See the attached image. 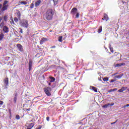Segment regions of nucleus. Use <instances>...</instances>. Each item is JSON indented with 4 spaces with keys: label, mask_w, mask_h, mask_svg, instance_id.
Returning <instances> with one entry per match:
<instances>
[{
    "label": "nucleus",
    "mask_w": 129,
    "mask_h": 129,
    "mask_svg": "<svg viewBox=\"0 0 129 129\" xmlns=\"http://www.w3.org/2000/svg\"><path fill=\"white\" fill-rule=\"evenodd\" d=\"M101 32H102V26H100L98 30V33L100 34V33H101Z\"/></svg>",
    "instance_id": "obj_22"
},
{
    "label": "nucleus",
    "mask_w": 129,
    "mask_h": 129,
    "mask_svg": "<svg viewBox=\"0 0 129 129\" xmlns=\"http://www.w3.org/2000/svg\"><path fill=\"white\" fill-rule=\"evenodd\" d=\"M21 33H23V31H21Z\"/></svg>",
    "instance_id": "obj_54"
},
{
    "label": "nucleus",
    "mask_w": 129,
    "mask_h": 129,
    "mask_svg": "<svg viewBox=\"0 0 129 129\" xmlns=\"http://www.w3.org/2000/svg\"><path fill=\"white\" fill-rule=\"evenodd\" d=\"M43 90L45 94H46L47 96H51L52 95V94H51V91H52V89L51 88L46 87L44 88Z\"/></svg>",
    "instance_id": "obj_2"
},
{
    "label": "nucleus",
    "mask_w": 129,
    "mask_h": 129,
    "mask_svg": "<svg viewBox=\"0 0 129 129\" xmlns=\"http://www.w3.org/2000/svg\"><path fill=\"white\" fill-rule=\"evenodd\" d=\"M47 41H48V38L45 37L42 38L40 41V45H43V43L47 42Z\"/></svg>",
    "instance_id": "obj_6"
},
{
    "label": "nucleus",
    "mask_w": 129,
    "mask_h": 129,
    "mask_svg": "<svg viewBox=\"0 0 129 129\" xmlns=\"http://www.w3.org/2000/svg\"><path fill=\"white\" fill-rule=\"evenodd\" d=\"M32 109L31 108L26 109L25 108V110L26 111H30Z\"/></svg>",
    "instance_id": "obj_35"
},
{
    "label": "nucleus",
    "mask_w": 129,
    "mask_h": 129,
    "mask_svg": "<svg viewBox=\"0 0 129 129\" xmlns=\"http://www.w3.org/2000/svg\"><path fill=\"white\" fill-rule=\"evenodd\" d=\"M17 47L18 48L19 50L20 51V52H23L24 51V49L23 48V46L21 45V44H17Z\"/></svg>",
    "instance_id": "obj_9"
},
{
    "label": "nucleus",
    "mask_w": 129,
    "mask_h": 129,
    "mask_svg": "<svg viewBox=\"0 0 129 129\" xmlns=\"http://www.w3.org/2000/svg\"><path fill=\"white\" fill-rule=\"evenodd\" d=\"M11 24L12 25H15V22H14V20L12 19L11 21Z\"/></svg>",
    "instance_id": "obj_36"
},
{
    "label": "nucleus",
    "mask_w": 129,
    "mask_h": 129,
    "mask_svg": "<svg viewBox=\"0 0 129 129\" xmlns=\"http://www.w3.org/2000/svg\"><path fill=\"white\" fill-rule=\"evenodd\" d=\"M109 49L110 50V52H111L112 53H113V47H111V46L110 45L109 46Z\"/></svg>",
    "instance_id": "obj_26"
},
{
    "label": "nucleus",
    "mask_w": 129,
    "mask_h": 129,
    "mask_svg": "<svg viewBox=\"0 0 129 129\" xmlns=\"http://www.w3.org/2000/svg\"><path fill=\"white\" fill-rule=\"evenodd\" d=\"M20 4H21V5H27L28 3L27 2L22 1L20 2Z\"/></svg>",
    "instance_id": "obj_28"
},
{
    "label": "nucleus",
    "mask_w": 129,
    "mask_h": 129,
    "mask_svg": "<svg viewBox=\"0 0 129 129\" xmlns=\"http://www.w3.org/2000/svg\"><path fill=\"white\" fill-rule=\"evenodd\" d=\"M41 5V0H37L35 4V7L38 8Z\"/></svg>",
    "instance_id": "obj_11"
},
{
    "label": "nucleus",
    "mask_w": 129,
    "mask_h": 129,
    "mask_svg": "<svg viewBox=\"0 0 129 129\" xmlns=\"http://www.w3.org/2000/svg\"><path fill=\"white\" fill-rule=\"evenodd\" d=\"M51 82H53V81H51Z\"/></svg>",
    "instance_id": "obj_56"
},
{
    "label": "nucleus",
    "mask_w": 129,
    "mask_h": 129,
    "mask_svg": "<svg viewBox=\"0 0 129 129\" xmlns=\"http://www.w3.org/2000/svg\"><path fill=\"white\" fill-rule=\"evenodd\" d=\"M31 121H33V120H31V121H30L29 122H31Z\"/></svg>",
    "instance_id": "obj_48"
},
{
    "label": "nucleus",
    "mask_w": 129,
    "mask_h": 129,
    "mask_svg": "<svg viewBox=\"0 0 129 129\" xmlns=\"http://www.w3.org/2000/svg\"><path fill=\"white\" fill-rule=\"evenodd\" d=\"M7 4H9V1H4L3 3V7L1 10V12H5V11H7V10H8V8H9V5H7Z\"/></svg>",
    "instance_id": "obj_3"
},
{
    "label": "nucleus",
    "mask_w": 129,
    "mask_h": 129,
    "mask_svg": "<svg viewBox=\"0 0 129 129\" xmlns=\"http://www.w3.org/2000/svg\"><path fill=\"white\" fill-rule=\"evenodd\" d=\"M4 20L5 22H7L8 21V16H4Z\"/></svg>",
    "instance_id": "obj_29"
},
{
    "label": "nucleus",
    "mask_w": 129,
    "mask_h": 129,
    "mask_svg": "<svg viewBox=\"0 0 129 129\" xmlns=\"http://www.w3.org/2000/svg\"><path fill=\"white\" fill-rule=\"evenodd\" d=\"M41 128H42V126L39 125V126H38V127L36 128V129H41Z\"/></svg>",
    "instance_id": "obj_41"
},
{
    "label": "nucleus",
    "mask_w": 129,
    "mask_h": 129,
    "mask_svg": "<svg viewBox=\"0 0 129 129\" xmlns=\"http://www.w3.org/2000/svg\"><path fill=\"white\" fill-rule=\"evenodd\" d=\"M127 91H129V89H127Z\"/></svg>",
    "instance_id": "obj_51"
},
{
    "label": "nucleus",
    "mask_w": 129,
    "mask_h": 129,
    "mask_svg": "<svg viewBox=\"0 0 129 129\" xmlns=\"http://www.w3.org/2000/svg\"><path fill=\"white\" fill-rule=\"evenodd\" d=\"M101 76H100V77L98 78L99 81H102V80L101 79Z\"/></svg>",
    "instance_id": "obj_37"
},
{
    "label": "nucleus",
    "mask_w": 129,
    "mask_h": 129,
    "mask_svg": "<svg viewBox=\"0 0 129 129\" xmlns=\"http://www.w3.org/2000/svg\"><path fill=\"white\" fill-rule=\"evenodd\" d=\"M117 122V120H116V121H115V122Z\"/></svg>",
    "instance_id": "obj_49"
},
{
    "label": "nucleus",
    "mask_w": 129,
    "mask_h": 129,
    "mask_svg": "<svg viewBox=\"0 0 129 129\" xmlns=\"http://www.w3.org/2000/svg\"><path fill=\"white\" fill-rule=\"evenodd\" d=\"M36 124V123L33 122V123H28L27 125V127H28L29 128L32 129L33 127H34V126Z\"/></svg>",
    "instance_id": "obj_7"
},
{
    "label": "nucleus",
    "mask_w": 129,
    "mask_h": 129,
    "mask_svg": "<svg viewBox=\"0 0 129 129\" xmlns=\"http://www.w3.org/2000/svg\"><path fill=\"white\" fill-rule=\"evenodd\" d=\"M2 7H3V5L0 4V10H1V9H2Z\"/></svg>",
    "instance_id": "obj_44"
},
{
    "label": "nucleus",
    "mask_w": 129,
    "mask_h": 129,
    "mask_svg": "<svg viewBox=\"0 0 129 129\" xmlns=\"http://www.w3.org/2000/svg\"><path fill=\"white\" fill-rule=\"evenodd\" d=\"M111 81H114V80H112Z\"/></svg>",
    "instance_id": "obj_52"
},
{
    "label": "nucleus",
    "mask_w": 129,
    "mask_h": 129,
    "mask_svg": "<svg viewBox=\"0 0 129 129\" xmlns=\"http://www.w3.org/2000/svg\"><path fill=\"white\" fill-rule=\"evenodd\" d=\"M127 89V87H122L120 89L118 90V92L122 93L123 91H125Z\"/></svg>",
    "instance_id": "obj_10"
},
{
    "label": "nucleus",
    "mask_w": 129,
    "mask_h": 129,
    "mask_svg": "<svg viewBox=\"0 0 129 129\" xmlns=\"http://www.w3.org/2000/svg\"><path fill=\"white\" fill-rule=\"evenodd\" d=\"M103 81H108L109 79L107 77L102 78Z\"/></svg>",
    "instance_id": "obj_31"
},
{
    "label": "nucleus",
    "mask_w": 129,
    "mask_h": 129,
    "mask_svg": "<svg viewBox=\"0 0 129 129\" xmlns=\"http://www.w3.org/2000/svg\"><path fill=\"white\" fill-rule=\"evenodd\" d=\"M2 0H0V2H2Z\"/></svg>",
    "instance_id": "obj_55"
},
{
    "label": "nucleus",
    "mask_w": 129,
    "mask_h": 129,
    "mask_svg": "<svg viewBox=\"0 0 129 129\" xmlns=\"http://www.w3.org/2000/svg\"><path fill=\"white\" fill-rule=\"evenodd\" d=\"M62 39H63V37L62 36H59V37H58V42H62Z\"/></svg>",
    "instance_id": "obj_27"
},
{
    "label": "nucleus",
    "mask_w": 129,
    "mask_h": 129,
    "mask_svg": "<svg viewBox=\"0 0 129 129\" xmlns=\"http://www.w3.org/2000/svg\"><path fill=\"white\" fill-rule=\"evenodd\" d=\"M123 76V74H121L120 75L118 76H116L115 77V79H120V78H121Z\"/></svg>",
    "instance_id": "obj_16"
},
{
    "label": "nucleus",
    "mask_w": 129,
    "mask_h": 129,
    "mask_svg": "<svg viewBox=\"0 0 129 129\" xmlns=\"http://www.w3.org/2000/svg\"><path fill=\"white\" fill-rule=\"evenodd\" d=\"M14 21L16 23H18V22H19V18L17 17L14 18Z\"/></svg>",
    "instance_id": "obj_32"
},
{
    "label": "nucleus",
    "mask_w": 129,
    "mask_h": 129,
    "mask_svg": "<svg viewBox=\"0 0 129 129\" xmlns=\"http://www.w3.org/2000/svg\"><path fill=\"white\" fill-rule=\"evenodd\" d=\"M17 18L18 20H21V12L18 11L17 12Z\"/></svg>",
    "instance_id": "obj_18"
},
{
    "label": "nucleus",
    "mask_w": 129,
    "mask_h": 129,
    "mask_svg": "<svg viewBox=\"0 0 129 129\" xmlns=\"http://www.w3.org/2000/svg\"><path fill=\"white\" fill-rule=\"evenodd\" d=\"M114 56H115V55H112V56H111L110 58H113V57H114Z\"/></svg>",
    "instance_id": "obj_46"
},
{
    "label": "nucleus",
    "mask_w": 129,
    "mask_h": 129,
    "mask_svg": "<svg viewBox=\"0 0 129 129\" xmlns=\"http://www.w3.org/2000/svg\"><path fill=\"white\" fill-rule=\"evenodd\" d=\"M46 120H47V121H49L50 120V117H46Z\"/></svg>",
    "instance_id": "obj_40"
},
{
    "label": "nucleus",
    "mask_w": 129,
    "mask_h": 129,
    "mask_svg": "<svg viewBox=\"0 0 129 129\" xmlns=\"http://www.w3.org/2000/svg\"><path fill=\"white\" fill-rule=\"evenodd\" d=\"M15 117L17 119H20V116L19 115H16Z\"/></svg>",
    "instance_id": "obj_34"
},
{
    "label": "nucleus",
    "mask_w": 129,
    "mask_h": 129,
    "mask_svg": "<svg viewBox=\"0 0 129 129\" xmlns=\"http://www.w3.org/2000/svg\"><path fill=\"white\" fill-rule=\"evenodd\" d=\"M48 85H51V83H48Z\"/></svg>",
    "instance_id": "obj_47"
},
{
    "label": "nucleus",
    "mask_w": 129,
    "mask_h": 129,
    "mask_svg": "<svg viewBox=\"0 0 129 129\" xmlns=\"http://www.w3.org/2000/svg\"><path fill=\"white\" fill-rule=\"evenodd\" d=\"M77 13V8H74L72 9L71 11V14L73 15L76 14Z\"/></svg>",
    "instance_id": "obj_8"
},
{
    "label": "nucleus",
    "mask_w": 129,
    "mask_h": 129,
    "mask_svg": "<svg viewBox=\"0 0 129 129\" xmlns=\"http://www.w3.org/2000/svg\"><path fill=\"white\" fill-rule=\"evenodd\" d=\"M54 6H57L59 4V0H53Z\"/></svg>",
    "instance_id": "obj_19"
},
{
    "label": "nucleus",
    "mask_w": 129,
    "mask_h": 129,
    "mask_svg": "<svg viewBox=\"0 0 129 129\" xmlns=\"http://www.w3.org/2000/svg\"><path fill=\"white\" fill-rule=\"evenodd\" d=\"M49 80H50V81H55V78L53 77H49Z\"/></svg>",
    "instance_id": "obj_24"
},
{
    "label": "nucleus",
    "mask_w": 129,
    "mask_h": 129,
    "mask_svg": "<svg viewBox=\"0 0 129 129\" xmlns=\"http://www.w3.org/2000/svg\"><path fill=\"white\" fill-rule=\"evenodd\" d=\"M4 38H5V34H4V33H1L0 34V41H2V40H3V39H4Z\"/></svg>",
    "instance_id": "obj_20"
},
{
    "label": "nucleus",
    "mask_w": 129,
    "mask_h": 129,
    "mask_svg": "<svg viewBox=\"0 0 129 129\" xmlns=\"http://www.w3.org/2000/svg\"><path fill=\"white\" fill-rule=\"evenodd\" d=\"M92 89H93L95 92H97V89L95 87L92 86Z\"/></svg>",
    "instance_id": "obj_25"
},
{
    "label": "nucleus",
    "mask_w": 129,
    "mask_h": 129,
    "mask_svg": "<svg viewBox=\"0 0 129 129\" xmlns=\"http://www.w3.org/2000/svg\"><path fill=\"white\" fill-rule=\"evenodd\" d=\"M116 90H117V89L116 88H114L113 89H110L109 91H108V92L109 93H110V92H113L114 91H116Z\"/></svg>",
    "instance_id": "obj_21"
},
{
    "label": "nucleus",
    "mask_w": 129,
    "mask_h": 129,
    "mask_svg": "<svg viewBox=\"0 0 129 129\" xmlns=\"http://www.w3.org/2000/svg\"><path fill=\"white\" fill-rule=\"evenodd\" d=\"M4 84L5 88H8V86H9V81H5Z\"/></svg>",
    "instance_id": "obj_17"
},
{
    "label": "nucleus",
    "mask_w": 129,
    "mask_h": 129,
    "mask_svg": "<svg viewBox=\"0 0 129 129\" xmlns=\"http://www.w3.org/2000/svg\"><path fill=\"white\" fill-rule=\"evenodd\" d=\"M44 18L47 21H51L53 19V11L51 9H48L44 14Z\"/></svg>",
    "instance_id": "obj_1"
},
{
    "label": "nucleus",
    "mask_w": 129,
    "mask_h": 129,
    "mask_svg": "<svg viewBox=\"0 0 129 129\" xmlns=\"http://www.w3.org/2000/svg\"><path fill=\"white\" fill-rule=\"evenodd\" d=\"M123 65H125V63H118V64H116V66L117 67H120Z\"/></svg>",
    "instance_id": "obj_23"
},
{
    "label": "nucleus",
    "mask_w": 129,
    "mask_h": 129,
    "mask_svg": "<svg viewBox=\"0 0 129 129\" xmlns=\"http://www.w3.org/2000/svg\"><path fill=\"white\" fill-rule=\"evenodd\" d=\"M114 105V103H111L110 104V103H109L107 104H105L104 105L102 106L103 108H107V107H109V106H112Z\"/></svg>",
    "instance_id": "obj_4"
},
{
    "label": "nucleus",
    "mask_w": 129,
    "mask_h": 129,
    "mask_svg": "<svg viewBox=\"0 0 129 129\" xmlns=\"http://www.w3.org/2000/svg\"><path fill=\"white\" fill-rule=\"evenodd\" d=\"M76 18H79V13H77L76 15Z\"/></svg>",
    "instance_id": "obj_39"
},
{
    "label": "nucleus",
    "mask_w": 129,
    "mask_h": 129,
    "mask_svg": "<svg viewBox=\"0 0 129 129\" xmlns=\"http://www.w3.org/2000/svg\"><path fill=\"white\" fill-rule=\"evenodd\" d=\"M51 49H54V48H56V46L55 45L52 46L51 47Z\"/></svg>",
    "instance_id": "obj_42"
},
{
    "label": "nucleus",
    "mask_w": 129,
    "mask_h": 129,
    "mask_svg": "<svg viewBox=\"0 0 129 129\" xmlns=\"http://www.w3.org/2000/svg\"><path fill=\"white\" fill-rule=\"evenodd\" d=\"M18 98V93H15L14 94V100H13V101L14 102V103H17V99Z\"/></svg>",
    "instance_id": "obj_13"
},
{
    "label": "nucleus",
    "mask_w": 129,
    "mask_h": 129,
    "mask_svg": "<svg viewBox=\"0 0 129 129\" xmlns=\"http://www.w3.org/2000/svg\"><path fill=\"white\" fill-rule=\"evenodd\" d=\"M4 104V101H0V105H3Z\"/></svg>",
    "instance_id": "obj_38"
},
{
    "label": "nucleus",
    "mask_w": 129,
    "mask_h": 129,
    "mask_svg": "<svg viewBox=\"0 0 129 129\" xmlns=\"http://www.w3.org/2000/svg\"><path fill=\"white\" fill-rule=\"evenodd\" d=\"M3 31L5 33H9V27H7L6 26H4Z\"/></svg>",
    "instance_id": "obj_12"
},
{
    "label": "nucleus",
    "mask_w": 129,
    "mask_h": 129,
    "mask_svg": "<svg viewBox=\"0 0 129 129\" xmlns=\"http://www.w3.org/2000/svg\"><path fill=\"white\" fill-rule=\"evenodd\" d=\"M102 20H105V21H108V20H109V18H108V16H107V15L105 14L104 16V18H102Z\"/></svg>",
    "instance_id": "obj_15"
},
{
    "label": "nucleus",
    "mask_w": 129,
    "mask_h": 129,
    "mask_svg": "<svg viewBox=\"0 0 129 129\" xmlns=\"http://www.w3.org/2000/svg\"><path fill=\"white\" fill-rule=\"evenodd\" d=\"M115 54H117V52H115Z\"/></svg>",
    "instance_id": "obj_50"
},
{
    "label": "nucleus",
    "mask_w": 129,
    "mask_h": 129,
    "mask_svg": "<svg viewBox=\"0 0 129 129\" xmlns=\"http://www.w3.org/2000/svg\"><path fill=\"white\" fill-rule=\"evenodd\" d=\"M129 104H127L126 105H125L123 106L122 108H125V107H128Z\"/></svg>",
    "instance_id": "obj_33"
},
{
    "label": "nucleus",
    "mask_w": 129,
    "mask_h": 129,
    "mask_svg": "<svg viewBox=\"0 0 129 129\" xmlns=\"http://www.w3.org/2000/svg\"><path fill=\"white\" fill-rule=\"evenodd\" d=\"M21 26L24 28H28L29 25L28 24V20H24L22 23Z\"/></svg>",
    "instance_id": "obj_5"
},
{
    "label": "nucleus",
    "mask_w": 129,
    "mask_h": 129,
    "mask_svg": "<svg viewBox=\"0 0 129 129\" xmlns=\"http://www.w3.org/2000/svg\"><path fill=\"white\" fill-rule=\"evenodd\" d=\"M109 54H111V52H109Z\"/></svg>",
    "instance_id": "obj_53"
},
{
    "label": "nucleus",
    "mask_w": 129,
    "mask_h": 129,
    "mask_svg": "<svg viewBox=\"0 0 129 129\" xmlns=\"http://www.w3.org/2000/svg\"><path fill=\"white\" fill-rule=\"evenodd\" d=\"M32 66H33V62H32V60H29V71H31V70H32Z\"/></svg>",
    "instance_id": "obj_14"
},
{
    "label": "nucleus",
    "mask_w": 129,
    "mask_h": 129,
    "mask_svg": "<svg viewBox=\"0 0 129 129\" xmlns=\"http://www.w3.org/2000/svg\"><path fill=\"white\" fill-rule=\"evenodd\" d=\"M35 6V4L32 3L30 4V9H34V7Z\"/></svg>",
    "instance_id": "obj_30"
},
{
    "label": "nucleus",
    "mask_w": 129,
    "mask_h": 129,
    "mask_svg": "<svg viewBox=\"0 0 129 129\" xmlns=\"http://www.w3.org/2000/svg\"><path fill=\"white\" fill-rule=\"evenodd\" d=\"M2 20H3V17H0V22H2Z\"/></svg>",
    "instance_id": "obj_43"
},
{
    "label": "nucleus",
    "mask_w": 129,
    "mask_h": 129,
    "mask_svg": "<svg viewBox=\"0 0 129 129\" xmlns=\"http://www.w3.org/2000/svg\"><path fill=\"white\" fill-rule=\"evenodd\" d=\"M114 123H116V122H112V123H111V124H114Z\"/></svg>",
    "instance_id": "obj_45"
}]
</instances>
